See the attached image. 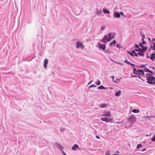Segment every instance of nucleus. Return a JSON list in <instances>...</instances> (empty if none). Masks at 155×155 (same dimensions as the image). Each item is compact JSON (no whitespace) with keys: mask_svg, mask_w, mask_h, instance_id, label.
<instances>
[{"mask_svg":"<svg viewBox=\"0 0 155 155\" xmlns=\"http://www.w3.org/2000/svg\"><path fill=\"white\" fill-rule=\"evenodd\" d=\"M146 80H147V82L150 84H153V81L155 80V78L149 73L146 74Z\"/></svg>","mask_w":155,"mask_h":155,"instance_id":"1","label":"nucleus"},{"mask_svg":"<svg viewBox=\"0 0 155 155\" xmlns=\"http://www.w3.org/2000/svg\"><path fill=\"white\" fill-rule=\"evenodd\" d=\"M128 120L130 124H132L136 122L137 118L134 115H133L128 117Z\"/></svg>","mask_w":155,"mask_h":155,"instance_id":"2","label":"nucleus"},{"mask_svg":"<svg viewBox=\"0 0 155 155\" xmlns=\"http://www.w3.org/2000/svg\"><path fill=\"white\" fill-rule=\"evenodd\" d=\"M133 73L138 75L141 74L143 76L144 75V73L143 70L140 69L137 70L135 68L133 70Z\"/></svg>","mask_w":155,"mask_h":155,"instance_id":"3","label":"nucleus"},{"mask_svg":"<svg viewBox=\"0 0 155 155\" xmlns=\"http://www.w3.org/2000/svg\"><path fill=\"white\" fill-rule=\"evenodd\" d=\"M110 39L109 36L107 35H106L101 40V41L104 43H107V42L109 41Z\"/></svg>","mask_w":155,"mask_h":155,"instance_id":"4","label":"nucleus"},{"mask_svg":"<svg viewBox=\"0 0 155 155\" xmlns=\"http://www.w3.org/2000/svg\"><path fill=\"white\" fill-rule=\"evenodd\" d=\"M111 116V112L109 111H104L103 112V114L102 116L107 117H110Z\"/></svg>","mask_w":155,"mask_h":155,"instance_id":"5","label":"nucleus"},{"mask_svg":"<svg viewBox=\"0 0 155 155\" xmlns=\"http://www.w3.org/2000/svg\"><path fill=\"white\" fill-rule=\"evenodd\" d=\"M100 119L103 121H105L106 122H109L113 120L112 118H110L107 117H101Z\"/></svg>","mask_w":155,"mask_h":155,"instance_id":"6","label":"nucleus"},{"mask_svg":"<svg viewBox=\"0 0 155 155\" xmlns=\"http://www.w3.org/2000/svg\"><path fill=\"white\" fill-rule=\"evenodd\" d=\"M97 46L99 49H102L103 50H104L106 48V45L105 44L102 45L99 42L97 44Z\"/></svg>","mask_w":155,"mask_h":155,"instance_id":"7","label":"nucleus"},{"mask_svg":"<svg viewBox=\"0 0 155 155\" xmlns=\"http://www.w3.org/2000/svg\"><path fill=\"white\" fill-rule=\"evenodd\" d=\"M76 45L77 48H78L79 47H81L82 49L84 48V46L80 41H77L76 43Z\"/></svg>","mask_w":155,"mask_h":155,"instance_id":"8","label":"nucleus"},{"mask_svg":"<svg viewBox=\"0 0 155 155\" xmlns=\"http://www.w3.org/2000/svg\"><path fill=\"white\" fill-rule=\"evenodd\" d=\"M56 144L58 149L60 150L61 152L62 153V151H63V150L64 148L63 147L61 146L60 143H56Z\"/></svg>","mask_w":155,"mask_h":155,"instance_id":"9","label":"nucleus"},{"mask_svg":"<svg viewBox=\"0 0 155 155\" xmlns=\"http://www.w3.org/2000/svg\"><path fill=\"white\" fill-rule=\"evenodd\" d=\"M115 33L113 32L109 33L108 35L109 36L110 39H113L115 37Z\"/></svg>","mask_w":155,"mask_h":155,"instance_id":"10","label":"nucleus"},{"mask_svg":"<svg viewBox=\"0 0 155 155\" xmlns=\"http://www.w3.org/2000/svg\"><path fill=\"white\" fill-rule=\"evenodd\" d=\"M48 60L45 58L44 61V67L45 68L47 67V64H48Z\"/></svg>","mask_w":155,"mask_h":155,"instance_id":"11","label":"nucleus"},{"mask_svg":"<svg viewBox=\"0 0 155 155\" xmlns=\"http://www.w3.org/2000/svg\"><path fill=\"white\" fill-rule=\"evenodd\" d=\"M114 13L115 14V15H114V17L117 18H119L120 17V15L119 12H114Z\"/></svg>","mask_w":155,"mask_h":155,"instance_id":"12","label":"nucleus"},{"mask_svg":"<svg viewBox=\"0 0 155 155\" xmlns=\"http://www.w3.org/2000/svg\"><path fill=\"white\" fill-rule=\"evenodd\" d=\"M79 148L78 146L76 144H74L73 146L71 148L72 150H75Z\"/></svg>","mask_w":155,"mask_h":155,"instance_id":"13","label":"nucleus"},{"mask_svg":"<svg viewBox=\"0 0 155 155\" xmlns=\"http://www.w3.org/2000/svg\"><path fill=\"white\" fill-rule=\"evenodd\" d=\"M107 105H108L107 104H106L105 103H103L99 105V106L101 108H104L106 107H107Z\"/></svg>","mask_w":155,"mask_h":155,"instance_id":"14","label":"nucleus"},{"mask_svg":"<svg viewBox=\"0 0 155 155\" xmlns=\"http://www.w3.org/2000/svg\"><path fill=\"white\" fill-rule=\"evenodd\" d=\"M141 49L139 48L138 50H137V49H135V50L132 51V52L133 53H134V55L135 56L137 57V56L138 54H137V53H135V51H141Z\"/></svg>","mask_w":155,"mask_h":155,"instance_id":"15","label":"nucleus"},{"mask_svg":"<svg viewBox=\"0 0 155 155\" xmlns=\"http://www.w3.org/2000/svg\"><path fill=\"white\" fill-rule=\"evenodd\" d=\"M144 71H145L146 72H149L151 73L152 74H153V72L151 71L149 69L145 68L143 70Z\"/></svg>","mask_w":155,"mask_h":155,"instance_id":"16","label":"nucleus"},{"mask_svg":"<svg viewBox=\"0 0 155 155\" xmlns=\"http://www.w3.org/2000/svg\"><path fill=\"white\" fill-rule=\"evenodd\" d=\"M103 11L104 13H107L108 14H109L110 13V11L105 8H103Z\"/></svg>","mask_w":155,"mask_h":155,"instance_id":"17","label":"nucleus"},{"mask_svg":"<svg viewBox=\"0 0 155 155\" xmlns=\"http://www.w3.org/2000/svg\"><path fill=\"white\" fill-rule=\"evenodd\" d=\"M116 43V41L115 40H114L112 42L110 43L109 46L110 47L114 45Z\"/></svg>","mask_w":155,"mask_h":155,"instance_id":"18","label":"nucleus"},{"mask_svg":"<svg viewBox=\"0 0 155 155\" xmlns=\"http://www.w3.org/2000/svg\"><path fill=\"white\" fill-rule=\"evenodd\" d=\"M98 89H106V88L103 85H101L97 87Z\"/></svg>","mask_w":155,"mask_h":155,"instance_id":"19","label":"nucleus"},{"mask_svg":"<svg viewBox=\"0 0 155 155\" xmlns=\"http://www.w3.org/2000/svg\"><path fill=\"white\" fill-rule=\"evenodd\" d=\"M121 91L119 90L117 92L115 93V95L116 96H119L121 95Z\"/></svg>","mask_w":155,"mask_h":155,"instance_id":"20","label":"nucleus"},{"mask_svg":"<svg viewBox=\"0 0 155 155\" xmlns=\"http://www.w3.org/2000/svg\"><path fill=\"white\" fill-rule=\"evenodd\" d=\"M154 58H155V54L153 53L151 55L150 59L152 60H153Z\"/></svg>","mask_w":155,"mask_h":155,"instance_id":"21","label":"nucleus"},{"mask_svg":"<svg viewBox=\"0 0 155 155\" xmlns=\"http://www.w3.org/2000/svg\"><path fill=\"white\" fill-rule=\"evenodd\" d=\"M143 44L142 43H140L139 44V45L141 47L143 48L142 50H143V51H144L146 50V48L144 47L143 46Z\"/></svg>","mask_w":155,"mask_h":155,"instance_id":"22","label":"nucleus"},{"mask_svg":"<svg viewBox=\"0 0 155 155\" xmlns=\"http://www.w3.org/2000/svg\"><path fill=\"white\" fill-rule=\"evenodd\" d=\"M140 111V110L137 109H134L132 110V112L134 113H138Z\"/></svg>","mask_w":155,"mask_h":155,"instance_id":"23","label":"nucleus"},{"mask_svg":"<svg viewBox=\"0 0 155 155\" xmlns=\"http://www.w3.org/2000/svg\"><path fill=\"white\" fill-rule=\"evenodd\" d=\"M95 84L97 85H100L101 82L100 80H98L95 82Z\"/></svg>","mask_w":155,"mask_h":155,"instance_id":"24","label":"nucleus"},{"mask_svg":"<svg viewBox=\"0 0 155 155\" xmlns=\"http://www.w3.org/2000/svg\"><path fill=\"white\" fill-rule=\"evenodd\" d=\"M143 52H139L138 53V54L139 55H140V56H143V55H144V54L143 53Z\"/></svg>","mask_w":155,"mask_h":155,"instance_id":"25","label":"nucleus"},{"mask_svg":"<svg viewBox=\"0 0 155 155\" xmlns=\"http://www.w3.org/2000/svg\"><path fill=\"white\" fill-rule=\"evenodd\" d=\"M127 52L129 54H130L131 56H134V53H133L132 52V51L131 52H130V51H127Z\"/></svg>","mask_w":155,"mask_h":155,"instance_id":"26","label":"nucleus"},{"mask_svg":"<svg viewBox=\"0 0 155 155\" xmlns=\"http://www.w3.org/2000/svg\"><path fill=\"white\" fill-rule=\"evenodd\" d=\"M140 35L142 37V38H145V35L144 33H143L142 31L140 32Z\"/></svg>","mask_w":155,"mask_h":155,"instance_id":"27","label":"nucleus"},{"mask_svg":"<svg viewBox=\"0 0 155 155\" xmlns=\"http://www.w3.org/2000/svg\"><path fill=\"white\" fill-rule=\"evenodd\" d=\"M105 26L103 25L101 26L100 29L102 31L104 30L105 29Z\"/></svg>","mask_w":155,"mask_h":155,"instance_id":"28","label":"nucleus"},{"mask_svg":"<svg viewBox=\"0 0 155 155\" xmlns=\"http://www.w3.org/2000/svg\"><path fill=\"white\" fill-rule=\"evenodd\" d=\"M112 61H113L114 62H115V63H116V64H120V65H123V63H120V62H116L115 61L112 60Z\"/></svg>","mask_w":155,"mask_h":155,"instance_id":"29","label":"nucleus"},{"mask_svg":"<svg viewBox=\"0 0 155 155\" xmlns=\"http://www.w3.org/2000/svg\"><path fill=\"white\" fill-rule=\"evenodd\" d=\"M142 146L141 144H138L137 147V148L138 149L141 147Z\"/></svg>","mask_w":155,"mask_h":155,"instance_id":"30","label":"nucleus"},{"mask_svg":"<svg viewBox=\"0 0 155 155\" xmlns=\"http://www.w3.org/2000/svg\"><path fill=\"white\" fill-rule=\"evenodd\" d=\"M96 86L94 84H92L89 87V88H91V87H96Z\"/></svg>","mask_w":155,"mask_h":155,"instance_id":"31","label":"nucleus"},{"mask_svg":"<svg viewBox=\"0 0 155 155\" xmlns=\"http://www.w3.org/2000/svg\"><path fill=\"white\" fill-rule=\"evenodd\" d=\"M144 38H142V39H141V40L142 41V44H146V42H145L144 41Z\"/></svg>","mask_w":155,"mask_h":155,"instance_id":"32","label":"nucleus"},{"mask_svg":"<svg viewBox=\"0 0 155 155\" xmlns=\"http://www.w3.org/2000/svg\"><path fill=\"white\" fill-rule=\"evenodd\" d=\"M102 12V11L101 10H99V11H97L96 12V14H99L100 13H101Z\"/></svg>","mask_w":155,"mask_h":155,"instance_id":"33","label":"nucleus"},{"mask_svg":"<svg viewBox=\"0 0 155 155\" xmlns=\"http://www.w3.org/2000/svg\"><path fill=\"white\" fill-rule=\"evenodd\" d=\"M151 140L153 141H155V135L151 139Z\"/></svg>","mask_w":155,"mask_h":155,"instance_id":"34","label":"nucleus"},{"mask_svg":"<svg viewBox=\"0 0 155 155\" xmlns=\"http://www.w3.org/2000/svg\"><path fill=\"white\" fill-rule=\"evenodd\" d=\"M124 62L126 63L127 64H129L130 63V61H128L127 60V59H126V60H125L124 61Z\"/></svg>","mask_w":155,"mask_h":155,"instance_id":"35","label":"nucleus"},{"mask_svg":"<svg viewBox=\"0 0 155 155\" xmlns=\"http://www.w3.org/2000/svg\"><path fill=\"white\" fill-rule=\"evenodd\" d=\"M119 152L118 151H117L116 152V153H114L113 154V155H119Z\"/></svg>","mask_w":155,"mask_h":155,"instance_id":"36","label":"nucleus"},{"mask_svg":"<svg viewBox=\"0 0 155 155\" xmlns=\"http://www.w3.org/2000/svg\"><path fill=\"white\" fill-rule=\"evenodd\" d=\"M113 81L115 82V83H118L119 82V79H117L115 81Z\"/></svg>","mask_w":155,"mask_h":155,"instance_id":"37","label":"nucleus"},{"mask_svg":"<svg viewBox=\"0 0 155 155\" xmlns=\"http://www.w3.org/2000/svg\"><path fill=\"white\" fill-rule=\"evenodd\" d=\"M60 130L61 132H64L65 131V129L64 128H60Z\"/></svg>","mask_w":155,"mask_h":155,"instance_id":"38","label":"nucleus"},{"mask_svg":"<svg viewBox=\"0 0 155 155\" xmlns=\"http://www.w3.org/2000/svg\"><path fill=\"white\" fill-rule=\"evenodd\" d=\"M31 22V20L29 18H28L27 20V23H30Z\"/></svg>","mask_w":155,"mask_h":155,"instance_id":"39","label":"nucleus"},{"mask_svg":"<svg viewBox=\"0 0 155 155\" xmlns=\"http://www.w3.org/2000/svg\"><path fill=\"white\" fill-rule=\"evenodd\" d=\"M116 47L118 48H120L121 47L120 45L119 44H117V45Z\"/></svg>","mask_w":155,"mask_h":155,"instance_id":"40","label":"nucleus"},{"mask_svg":"<svg viewBox=\"0 0 155 155\" xmlns=\"http://www.w3.org/2000/svg\"><path fill=\"white\" fill-rule=\"evenodd\" d=\"M120 15H121L122 16H124V17H125V16L124 15V13H123V12H120Z\"/></svg>","mask_w":155,"mask_h":155,"instance_id":"41","label":"nucleus"},{"mask_svg":"<svg viewBox=\"0 0 155 155\" xmlns=\"http://www.w3.org/2000/svg\"><path fill=\"white\" fill-rule=\"evenodd\" d=\"M106 155H110V152L109 151H107V153H106Z\"/></svg>","mask_w":155,"mask_h":155,"instance_id":"42","label":"nucleus"},{"mask_svg":"<svg viewBox=\"0 0 155 155\" xmlns=\"http://www.w3.org/2000/svg\"><path fill=\"white\" fill-rule=\"evenodd\" d=\"M61 153L63 155H67L66 153L64 151H62V153Z\"/></svg>","mask_w":155,"mask_h":155,"instance_id":"43","label":"nucleus"},{"mask_svg":"<svg viewBox=\"0 0 155 155\" xmlns=\"http://www.w3.org/2000/svg\"><path fill=\"white\" fill-rule=\"evenodd\" d=\"M135 47L136 48H139V46L137 45H135Z\"/></svg>","mask_w":155,"mask_h":155,"instance_id":"44","label":"nucleus"},{"mask_svg":"<svg viewBox=\"0 0 155 155\" xmlns=\"http://www.w3.org/2000/svg\"><path fill=\"white\" fill-rule=\"evenodd\" d=\"M153 116H144V117L145 118H147L149 117H153Z\"/></svg>","mask_w":155,"mask_h":155,"instance_id":"45","label":"nucleus"},{"mask_svg":"<svg viewBox=\"0 0 155 155\" xmlns=\"http://www.w3.org/2000/svg\"><path fill=\"white\" fill-rule=\"evenodd\" d=\"M131 66H135V65L132 63H131L130 62V63L129 64Z\"/></svg>","mask_w":155,"mask_h":155,"instance_id":"46","label":"nucleus"},{"mask_svg":"<svg viewBox=\"0 0 155 155\" xmlns=\"http://www.w3.org/2000/svg\"><path fill=\"white\" fill-rule=\"evenodd\" d=\"M145 66V65L143 64V65H141L140 66V67H141V68L144 67Z\"/></svg>","mask_w":155,"mask_h":155,"instance_id":"47","label":"nucleus"},{"mask_svg":"<svg viewBox=\"0 0 155 155\" xmlns=\"http://www.w3.org/2000/svg\"><path fill=\"white\" fill-rule=\"evenodd\" d=\"M111 78H112L113 81H114V76H111Z\"/></svg>","mask_w":155,"mask_h":155,"instance_id":"48","label":"nucleus"},{"mask_svg":"<svg viewBox=\"0 0 155 155\" xmlns=\"http://www.w3.org/2000/svg\"><path fill=\"white\" fill-rule=\"evenodd\" d=\"M146 150V148H145L143 149L142 150H141L142 151H145V150Z\"/></svg>","mask_w":155,"mask_h":155,"instance_id":"49","label":"nucleus"},{"mask_svg":"<svg viewBox=\"0 0 155 155\" xmlns=\"http://www.w3.org/2000/svg\"><path fill=\"white\" fill-rule=\"evenodd\" d=\"M153 50H155L154 52H155V45H153Z\"/></svg>","mask_w":155,"mask_h":155,"instance_id":"50","label":"nucleus"},{"mask_svg":"<svg viewBox=\"0 0 155 155\" xmlns=\"http://www.w3.org/2000/svg\"><path fill=\"white\" fill-rule=\"evenodd\" d=\"M96 137L97 138H98V139H99V138H100V137H99V136H96Z\"/></svg>","mask_w":155,"mask_h":155,"instance_id":"51","label":"nucleus"},{"mask_svg":"<svg viewBox=\"0 0 155 155\" xmlns=\"http://www.w3.org/2000/svg\"><path fill=\"white\" fill-rule=\"evenodd\" d=\"M154 41H155V39H154V38H153V39H152V42H154Z\"/></svg>","mask_w":155,"mask_h":155,"instance_id":"52","label":"nucleus"},{"mask_svg":"<svg viewBox=\"0 0 155 155\" xmlns=\"http://www.w3.org/2000/svg\"><path fill=\"white\" fill-rule=\"evenodd\" d=\"M92 80L91 81H90L88 84H90L91 83H92Z\"/></svg>","mask_w":155,"mask_h":155,"instance_id":"53","label":"nucleus"},{"mask_svg":"<svg viewBox=\"0 0 155 155\" xmlns=\"http://www.w3.org/2000/svg\"><path fill=\"white\" fill-rule=\"evenodd\" d=\"M118 79H119V81H120V80L122 78H120Z\"/></svg>","mask_w":155,"mask_h":155,"instance_id":"54","label":"nucleus"},{"mask_svg":"<svg viewBox=\"0 0 155 155\" xmlns=\"http://www.w3.org/2000/svg\"><path fill=\"white\" fill-rule=\"evenodd\" d=\"M136 77V76L135 75H133L132 76V77Z\"/></svg>","mask_w":155,"mask_h":155,"instance_id":"55","label":"nucleus"},{"mask_svg":"<svg viewBox=\"0 0 155 155\" xmlns=\"http://www.w3.org/2000/svg\"><path fill=\"white\" fill-rule=\"evenodd\" d=\"M148 38L149 40L150 41V38Z\"/></svg>","mask_w":155,"mask_h":155,"instance_id":"56","label":"nucleus"},{"mask_svg":"<svg viewBox=\"0 0 155 155\" xmlns=\"http://www.w3.org/2000/svg\"><path fill=\"white\" fill-rule=\"evenodd\" d=\"M153 44L154 45H155V42H153Z\"/></svg>","mask_w":155,"mask_h":155,"instance_id":"57","label":"nucleus"},{"mask_svg":"<svg viewBox=\"0 0 155 155\" xmlns=\"http://www.w3.org/2000/svg\"><path fill=\"white\" fill-rule=\"evenodd\" d=\"M153 82V84H155V80L154 81V82Z\"/></svg>","mask_w":155,"mask_h":155,"instance_id":"58","label":"nucleus"},{"mask_svg":"<svg viewBox=\"0 0 155 155\" xmlns=\"http://www.w3.org/2000/svg\"><path fill=\"white\" fill-rule=\"evenodd\" d=\"M138 77L139 78H140V77Z\"/></svg>","mask_w":155,"mask_h":155,"instance_id":"59","label":"nucleus"},{"mask_svg":"<svg viewBox=\"0 0 155 155\" xmlns=\"http://www.w3.org/2000/svg\"><path fill=\"white\" fill-rule=\"evenodd\" d=\"M154 135H155V134H154Z\"/></svg>","mask_w":155,"mask_h":155,"instance_id":"60","label":"nucleus"},{"mask_svg":"<svg viewBox=\"0 0 155 155\" xmlns=\"http://www.w3.org/2000/svg\"><path fill=\"white\" fill-rule=\"evenodd\" d=\"M154 117H155V116H154Z\"/></svg>","mask_w":155,"mask_h":155,"instance_id":"61","label":"nucleus"}]
</instances>
